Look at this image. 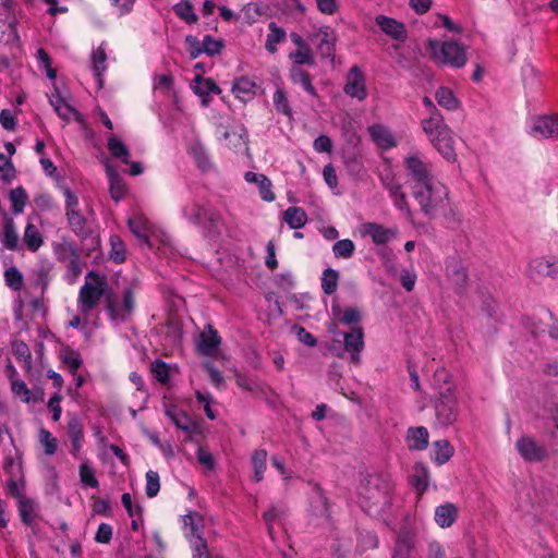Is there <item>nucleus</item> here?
Returning a JSON list of instances; mask_svg holds the SVG:
<instances>
[{
    "instance_id": "f257e3e1",
    "label": "nucleus",
    "mask_w": 558,
    "mask_h": 558,
    "mask_svg": "<svg viewBox=\"0 0 558 558\" xmlns=\"http://www.w3.org/2000/svg\"><path fill=\"white\" fill-rule=\"evenodd\" d=\"M392 486L379 475H371L359 490L360 506L371 514H379L391 502Z\"/></svg>"
},
{
    "instance_id": "f03ea898",
    "label": "nucleus",
    "mask_w": 558,
    "mask_h": 558,
    "mask_svg": "<svg viewBox=\"0 0 558 558\" xmlns=\"http://www.w3.org/2000/svg\"><path fill=\"white\" fill-rule=\"evenodd\" d=\"M411 189L413 197L425 215L432 217L439 209L445 208L448 199V189L436 179L420 185H411Z\"/></svg>"
},
{
    "instance_id": "7ed1b4c3",
    "label": "nucleus",
    "mask_w": 558,
    "mask_h": 558,
    "mask_svg": "<svg viewBox=\"0 0 558 558\" xmlns=\"http://www.w3.org/2000/svg\"><path fill=\"white\" fill-rule=\"evenodd\" d=\"M107 277L94 270L85 276L84 284L81 287L77 296V308L80 313L87 315L96 308L101 299L108 294Z\"/></svg>"
},
{
    "instance_id": "20e7f679",
    "label": "nucleus",
    "mask_w": 558,
    "mask_h": 558,
    "mask_svg": "<svg viewBox=\"0 0 558 558\" xmlns=\"http://www.w3.org/2000/svg\"><path fill=\"white\" fill-rule=\"evenodd\" d=\"M136 290L137 282L133 281L126 284L121 293L109 291L106 294V311L111 320L121 323L131 317L135 307Z\"/></svg>"
},
{
    "instance_id": "39448f33",
    "label": "nucleus",
    "mask_w": 558,
    "mask_h": 558,
    "mask_svg": "<svg viewBox=\"0 0 558 558\" xmlns=\"http://www.w3.org/2000/svg\"><path fill=\"white\" fill-rule=\"evenodd\" d=\"M427 50L437 64L460 69L466 63L465 48L458 41L429 39Z\"/></svg>"
},
{
    "instance_id": "423d86ee",
    "label": "nucleus",
    "mask_w": 558,
    "mask_h": 558,
    "mask_svg": "<svg viewBox=\"0 0 558 558\" xmlns=\"http://www.w3.org/2000/svg\"><path fill=\"white\" fill-rule=\"evenodd\" d=\"M437 423L441 426H448L456 422L458 417V401L452 386H447L439 392V398L435 403Z\"/></svg>"
},
{
    "instance_id": "0eeeda50",
    "label": "nucleus",
    "mask_w": 558,
    "mask_h": 558,
    "mask_svg": "<svg viewBox=\"0 0 558 558\" xmlns=\"http://www.w3.org/2000/svg\"><path fill=\"white\" fill-rule=\"evenodd\" d=\"M404 167L411 185H420L434 179L432 165L418 151L411 153L405 157Z\"/></svg>"
},
{
    "instance_id": "6e6552de",
    "label": "nucleus",
    "mask_w": 558,
    "mask_h": 558,
    "mask_svg": "<svg viewBox=\"0 0 558 558\" xmlns=\"http://www.w3.org/2000/svg\"><path fill=\"white\" fill-rule=\"evenodd\" d=\"M519 456L527 463H538L549 458L547 447L531 435H522L515 441Z\"/></svg>"
},
{
    "instance_id": "1a4fd4ad",
    "label": "nucleus",
    "mask_w": 558,
    "mask_h": 558,
    "mask_svg": "<svg viewBox=\"0 0 558 558\" xmlns=\"http://www.w3.org/2000/svg\"><path fill=\"white\" fill-rule=\"evenodd\" d=\"M308 39L315 45L322 58L333 60L336 53L337 34L330 26L314 28Z\"/></svg>"
},
{
    "instance_id": "9d476101",
    "label": "nucleus",
    "mask_w": 558,
    "mask_h": 558,
    "mask_svg": "<svg viewBox=\"0 0 558 558\" xmlns=\"http://www.w3.org/2000/svg\"><path fill=\"white\" fill-rule=\"evenodd\" d=\"M530 134L538 140L558 138V116H539L530 120Z\"/></svg>"
},
{
    "instance_id": "9b49d317",
    "label": "nucleus",
    "mask_w": 558,
    "mask_h": 558,
    "mask_svg": "<svg viewBox=\"0 0 558 558\" xmlns=\"http://www.w3.org/2000/svg\"><path fill=\"white\" fill-rule=\"evenodd\" d=\"M529 277L533 280L539 278H556L558 277V259L537 257L530 262L527 269Z\"/></svg>"
},
{
    "instance_id": "f8f14e48",
    "label": "nucleus",
    "mask_w": 558,
    "mask_h": 558,
    "mask_svg": "<svg viewBox=\"0 0 558 558\" xmlns=\"http://www.w3.org/2000/svg\"><path fill=\"white\" fill-rule=\"evenodd\" d=\"M359 231L363 238L369 236L376 245H384L397 235V229L386 228L376 222L362 223Z\"/></svg>"
},
{
    "instance_id": "ddd939ff",
    "label": "nucleus",
    "mask_w": 558,
    "mask_h": 558,
    "mask_svg": "<svg viewBox=\"0 0 558 558\" xmlns=\"http://www.w3.org/2000/svg\"><path fill=\"white\" fill-rule=\"evenodd\" d=\"M128 225L131 232L142 243L149 245V238L154 234L155 227L143 213L135 211L131 217H129Z\"/></svg>"
},
{
    "instance_id": "4468645a",
    "label": "nucleus",
    "mask_w": 558,
    "mask_h": 558,
    "mask_svg": "<svg viewBox=\"0 0 558 558\" xmlns=\"http://www.w3.org/2000/svg\"><path fill=\"white\" fill-rule=\"evenodd\" d=\"M344 93L359 100H363L367 96L365 87V78L363 73L357 66H353L347 76V83L344 86Z\"/></svg>"
},
{
    "instance_id": "2eb2a0df",
    "label": "nucleus",
    "mask_w": 558,
    "mask_h": 558,
    "mask_svg": "<svg viewBox=\"0 0 558 558\" xmlns=\"http://www.w3.org/2000/svg\"><path fill=\"white\" fill-rule=\"evenodd\" d=\"M183 532L190 544L196 542L197 538H204L203 532L205 527L204 517L197 511H190L182 518Z\"/></svg>"
},
{
    "instance_id": "dca6fc26",
    "label": "nucleus",
    "mask_w": 558,
    "mask_h": 558,
    "mask_svg": "<svg viewBox=\"0 0 558 558\" xmlns=\"http://www.w3.org/2000/svg\"><path fill=\"white\" fill-rule=\"evenodd\" d=\"M344 349L350 353L351 362L359 364L364 349V333L361 327H354L344 333Z\"/></svg>"
},
{
    "instance_id": "f3484780",
    "label": "nucleus",
    "mask_w": 558,
    "mask_h": 558,
    "mask_svg": "<svg viewBox=\"0 0 558 558\" xmlns=\"http://www.w3.org/2000/svg\"><path fill=\"white\" fill-rule=\"evenodd\" d=\"M429 142L446 160L450 162H454L457 160L454 140L450 128L439 135L432 137Z\"/></svg>"
},
{
    "instance_id": "a211bd4d",
    "label": "nucleus",
    "mask_w": 558,
    "mask_h": 558,
    "mask_svg": "<svg viewBox=\"0 0 558 558\" xmlns=\"http://www.w3.org/2000/svg\"><path fill=\"white\" fill-rule=\"evenodd\" d=\"M220 343L221 338L217 330L208 325L199 335L197 348L203 355L213 356L216 354Z\"/></svg>"
},
{
    "instance_id": "6ab92c4d",
    "label": "nucleus",
    "mask_w": 558,
    "mask_h": 558,
    "mask_svg": "<svg viewBox=\"0 0 558 558\" xmlns=\"http://www.w3.org/2000/svg\"><path fill=\"white\" fill-rule=\"evenodd\" d=\"M68 435L71 441L70 452L75 459H80L84 444V430L75 417L71 418L68 423Z\"/></svg>"
},
{
    "instance_id": "aec40b11",
    "label": "nucleus",
    "mask_w": 558,
    "mask_h": 558,
    "mask_svg": "<svg viewBox=\"0 0 558 558\" xmlns=\"http://www.w3.org/2000/svg\"><path fill=\"white\" fill-rule=\"evenodd\" d=\"M421 125L428 140L449 129L438 110L432 111L428 118L423 119Z\"/></svg>"
},
{
    "instance_id": "412c9836",
    "label": "nucleus",
    "mask_w": 558,
    "mask_h": 558,
    "mask_svg": "<svg viewBox=\"0 0 558 558\" xmlns=\"http://www.w3.org/2000/svg\"><path fill=\"white\" fill-rule=\"evenodd\" d=\"M52 252L57 260L62 264L80 256L76 244L66 238L52 243Z\"/></svg>"
},
{
    "instance_id": "4be33fe9",
    "label": "nucleus",
    "mask_w": 558,
    "mask_h": 558,
    "mask_svg": "<svg viewBox=\"0 0 558 558\" xmlns=\"http://www.w3.org/2000/svg\"><path fill=\"white\" fill-rule=\"evenodd\" d=\"M23 242L27 250L35 253L44 245V235L38 226L31 218L25 226L23 233Z\"/></svg>"
},
{
    "instance_id": "5701e85b",
    "label": "nucleus",
    "mask_w": 558,
    "mask_h": 558,
    "mask_svg": "<svg viewBox=\"0 0 558 558\" xmlns=\"http://www.w3.org/2000/svg\"><path fill=\"white\" fill-rule=\"evenodd\" d=\"M458 518V507L451 502H445L435 509L434 519L441 529L450 527Z\"/></svg>"
},
{
    "instance_id": "b1692460",
    "label": "nucleus",
    "mask_w": 558,
    "mask_h": 558,
    "mask_svg": "<svg viewBox=\"0 0 558 558\" xmlns=\"http://www.w3.org/2000/svg\"><path fill=\"white\" fill-rule=\"evenodd\" d=\"M106 173L109 181V192L111 197L119 202L126 194V185L123 179L119 175V173L114 170L111 165H106Z\"/></svg>"
},
{
    "instance_id": "393cba45",
    "label": "nucleus",
    "mask_w": 558,
    "mask_h": 558,
    "mask_svg": "<svg viewBox=\"0 0 558 558\" xmlns=\"http://www.w3.org/2000/svg\"><path fill=\"white\" fill-rule=\"evenodd\" d=\"M256 83L248 77H239L232 85V93L243 102L254 98L256 94Z\"/></svg>"
},
{
    "instance_id": "a878e982",
    "label": "nucleus",
    "mask_w": 558,
    "mask_h": 558,
    "mask_svg": "<svg viewBox=\"0 0 558 558\" xmlns=\"http://www.w3.org/2000/svg\"><path fill=\"white\" fill-rule=\"evenodd\" d=\"M368 133L376 145L383 149H390L396 146L393 135L386 126L381 124L369 126Z\"/></svg>"
},
{
    "instance_id": "bb28decb",
    "label": "nucleus",
    "mask_w": 558,
    "mask_h": 558,
    "mask_svg": "<svg viewBox=\"0 0 558 558\" xmlns=\"http://www.w3.org/2000/svg\"><path fill=\"white\" fill-rule=\"evenodd\" d=\"M376 24L385 34L395 39H403L405 37V29L403 24L396 21L395 19L388 17L386 15H378L376 17Z\"/></svg>"
},
{
    "instance_id": "cd10ccee",
    "label": "nucleus",
    "mask_w": 558,
    "mask_h": 558,
    "mask_svg": "<svg viewBox=\"0 0 558 558\" xmlns=\"http://www.w3.org/2000/svg\"><path fill=\"white\" fill-rule=\"evenodd\" d=\"M428 430L424 426L411 427L407 433V442L410 449L424 450L428 446Z\"/></svg>"
},
{
    "instance_id": "c85d7f7f",
    "label": "nucleus",
    "mask_w": 558,
    "mask_h": 558,
    "mask_svg": "<svg viewBox=\"0 0 558 558\" xmlns=\"http://www.w3.org/2000/svg\"><path fill=\"white\" fill-rule=\"evenodd\" d=\"M106 61H107L106 48H105V45L101 44L99 47H97L93 51L92 57H90L92 69L97 78L99 87H101L104 84L102 74L107 70Z\"/></svg>"
},
{
    "instance_id": "c756f323",
    "label": "nucleus",
    "mask_w": 558,
    "mask_h": 558,
    "mask_svg": "<svg viewBox=\"0 0 558 558\" xmlns=\"http://www.w3.org/2000/svg\"><path fill=\"white\" fill-rule=\"evenodd\" d=\"M283 220L291 229L303 228L307 222V214L301 207H289L283 211Z\"/></svg>"
},
{
    "instance_id": "7c9ffc66",
    "label": "nucleus",
    "mask_w": 558,
    "mask_h": 558,
    "mask_svg": "<svg viewBox=\"0 0 558 558\" xmlns=\"http://www.w3.org/2000/svg\"><path fill=\"white\" fill-rule=\"evenodd\" d=\"M165 413L178 428L183 430L192 428L191 418L177 405L166 404Z\"/></svg>"
},
{
    "instance_id": "2f4dec72",
    "label": "nucleus",
    "mask_w": 558,
    "mask_h": 558,
    "mask_svg": "<svg viewBox=\"0 0 558 558\" xmlns=\"http://www.w3.org/2000/svg\"><path fill=\"white\" fill-rule=\"evenodd\" d=\"M1 242L10 251L19 248V234L12 218H7L4 221Z\"/></svg>"
},
{
    "instance_id": "473e14b6",
    "label": "nucleus",
    "mask_w": 558,
    "mask_h": 558,
    "mask_svg": "<svg viewBox=\"0 0 558 558\" xmlns=\"http://www.w3.org/2000/svg\"><path fill=\"white\" fill-rule=\"evenodd\" d=\"M413 545V534L409 532L400 534L396 541L392 558H411Z\"/></svg>"
},
{
    "instance_id": "72a5a7b5",
    "label": "nucleus",
    "mask_w": 558,
    "mask_h": 558,
    "mask_svg": "<svg viewBox=\"0 0 558 558\" xmlns=\"http://www.w3.org/2000/svg\"><path fill=\"white\" fill-rule=\"evenodd\" d=\"M269 33L266 38L265 48L268 52L275 53L277 45L284 41L287 33L282 27H279L275 22L268 24Z\"/></svg>"
},
{
    "instance_id": "f704fd0d",
    "label": "nucleus",
    "mask_w": 558,
    "mask_h": 558,
    "mask_svg": "<svg viewBox=\"0 0 558 558\" xmlns=\"http://www.w3.org/2000/svg\"><path fill=\"white\" fill-rule=\"evenodd\" d=\"M198 226L204 228L208 232H216L222 226L221 215L213 207L206 205L203 215V223Z\"/></svg>"
},
{
    "instance_id": "c9c22d12",
    "label": "nucleus",
    "mask_w": 558,
    "mask_h": 558,
    "mask_svg": "<svg viewBox=\"0 0 558 558\" xmlns=\"http://www.w3.org/2000/svg\"><path fill=\"white\" fill-rule=\"evenodd\" d=\"M290 78L295 84H301L302 87L311 95H316V89L313 86L310 75L301 66L292 65L290 69Z\"/></svg>"
},
{
    "instance_id": "e433bc0d",
    "label": "nucleus",
    "mask_w": 558,
    "mask_h": 558,
    "mask_svg": "<svg viewBox=\"0 0 558 558\" xmlns=\"http://www.w3.org/2000/svg\"><path fill=\"white\" fill-rule=\"evenodd\" d=\"M12 352L16 360L22 363L25 371L28 372L32 368V353L28 345L21 340H14L12 342Z\"/></svg>"
},
{
    "instance_id": "4c0bfd02",
    "label": "nucleus",
    "mask_w": 558,
    "mask_h": 558,
    "mask_svg": "<svg viewBox=\"0 0 558 558\" xmlns=\"http://www.w3.org/2000/svg\"><path fill=\"white\" fill-rule=\"evenodd\" d=\"M206 205L199 204L197 202H190L182 208L183 217L195 225L203 223V215L205 211Z\"/></svg>"
},
{
    "instance_id": "58836bf2",
    "label": "nucleus",
    "mask_w": 558,
    "mask_h": 558,
    "mask_svg": "<svg viewBox=\"0 0 558 558\" xmlns=\"http://www.w3.org/2000/svg\"><path fill=\"white\" fill-rule=\"evenodd\" d=\"M267 451L265 449H257L252 454V466L254 469V480L260 482L264 478L267 462Z\"/></svg>"
},
{
    "instance_id": "ea45409f",
    "label": "nucleus",
    "mask_w": 558,
    "mask_h": 558,
    "mask_svg": "<svg viewBox=\"0 0 558 558\" xmlns=\"http://www.w3.org/2000/svg\"><path fill=\"white\" fill-rule=\"evenodd\" d=\"M107 147L114 158L121 159L124 163H130V151L124 143H122L117 136L110 135L108 137Z\"/></svg>"
},
{
    "instance_id": "a19ab883",
    "label": "nucleus",
    "mask_w": 558,
    "mask_h": 558,
    "mask_svg": "<svg viewBox=\"0 0 558 558\" xmlns=\"http://www.w3.org/2000/svg\"><path fill=\"white\" fill-rule=\"evenodd\" d=\"M434 450H435V462L439 465L448 462L454 452L453 447L446 439L435 441Z\"/></svg>"
},
{
    "instance_id": "79ce46f5",
    "label": "nucleus",
    "mask_w": 558,
    "mask_h": 558,
    "mask_svg": "<svg viewBox=\"0 0 558 558\" xmlns=\"http://www.w3.org/2000/svg\"><path fill=\"white\" fill-rule=\"evenodd\" d=\"M66 220L71 230L77 235H85L87 233L86 219L77 210H71L65 213Z\"/></svg>"
},
{
    "instance_id": "37998d69",
    "label": "nucleus",
    "mask_w": 558,
    "mask_h": 558,
    "mask_svg": "<svg viewBox=\"0 0 558 558\" xmlns=\"http://www.w3.org/2000/svg\"><path fill=\"white\" fill-rule=\"evenodd\" d=\"M429 473L427 469L422 464H416L414 466V473L411 475V483L415 487V489L420 493H423L428 487Z\"/></svg>"
},
{
    "instance_id": "c03bdc74",
    "label": "nucleus",
    "mask_w": 558,
    "mask_h": 558,
    "mask_svg": "<svg viewBox=\"0 0 558 558\" xmlns=\"http://www.w3.org/2000/svg\"><path fill=\"white\" fill-rule=\"evenodd\" d=\"M435 97L438 105L447 110H456L459 107V100L456 98L452 90L447 87L437 89Z\"/></svg>"
},
{
    "instance_id": "a18cd8bd",
    "label": "nucleus",
    "mask_w": 558,
    "mask_h": 558,
    "mask_svg": "<svg viewBox=\"0 0 558 558\" xmlns=\"http://www.w3.org/2000/svg\"><path fill=\"white\" fill-rule=\"evenodd\" d=\"M339 281V271L332 268H326L322 276V289L330 295L336 292Z\"/></svg>"
},
{
    "instance_id": "49530a36",
    "label": "nucleus",
    "mask_w": 558,
    "mask_h": 558,
    "mask_svg": "<svg viewBox=\"0 0 558 558\" xmlns=\"http://www.w3.org/2000/svg\"><path fill=\"white\" fill-rule=\"evenodd\" d=\"M63 264L66 268L64 279L70 284L75 283L84 268V263L82 262L81 256L73 258L71 260H68Z\"/></svg>"
},
{
    "instance_id": "de8ad7c7",
    "label": "nucleus",
    "mask_w": 558,
    "mask_h": 558,
    "mask_svg": "<svg viewBox=\"0 0 558 558\" xmlns=\"http://www.w3.org/2000/svg\"><path fill=\"white\" fill-rule=\"evenodd\" d=\"M293 65L301 66L302 64L313 65L315 63L314 52L310 46L298 49L289 54Z\"/></svg>"
},
{
    "instance_id": "09e8293b",
    "label": "nucleus",
    "mask_w": 558,
    "mask_h": 558,
    "mask_svg": "<svg viewBox=\"0 0 558 558\" xmlns=\"http://www.w3.org/2000/svg\"><path fill=\"white\" fill-rule=\"evenodd\" d=\"M354 251L355 244L350 239L339 240L332 245V253L337 258L349 259Z\"/></svg>"
},
{
    "instance_id": "8fccbe9b",
    "label": "nucleus",
    "mask_w": 558,
    "mask_h": 558,
    "mask_svg": "<svg viewBox=\"0 0 558 558\" xmlns=\"http://www.w3.org/2000/svg\"><path fill=\"white\" fill-rule=\"evenodd\" d=\"M175 14L189 24L197 22V15L193 12V5L189 0H182L173 7Z\"/></svg>"
},
{
    "instance_id": "3c124183",
    "label": "nucleus",
    "mask_w": 558,
    "mask_h": 558,
    "mask_svg": "<svg viewBox=\"0 0 558 558\" xmlns=\"http://www.w3.org/2000/svg\"><path fill=\"white\" fill-rule=\"evenodd\" d=\"M4 281L12 290L20 291L24 284V277L16 267L11 266L4 271Z\"/></svg>"
},
{
    "instance_id": "603ef678",
    "label": "nucleus",
    "mask_w": 558,
    "mask_h": 558,
    "mask_svg": "<svg viewBox=\"0 0 558 558\" xmlns=\"http://www.w3.org/2000/svg\"><path fill=\"white\" fill-rule=\"evenodd\" d=\"M17 508L21 520L25 524H31L35 517L34 502L26 497H20V499L17 500Z\"/></svg>"
},
{
    "instance_id": "864d4df0",
    "label": "nucleus",
    "mask_w": 558,
    "mask_h": 558,
    "mask_svg": "<svg viewBox=\"0 0 558 558\" xmlns=\"http://www.w3.org/2000/svg\"><path fill=\"white\" fill-rule=\"evenodd\" d=\"M27 198V193L23 187H15L10 192V201L14 214L23 213Z\"/></svg>"
},
{
    "instance_id": "5fc2aeb1",
    "label": "nucleus",
    "mask_w": 558,
    "mask_h": 558,
    "mask_svg": "<svg viewBox=\"0 0 558 558\" xmlns=\"http://www.w3.org/2000/svg\"><path fill=\"white\" fill-rule=\"evenodd\" d=\"M80 480L85 486L93 488H97L99 486V482L95 475V470L87 461H84L80 465Z\"/></svg>"
},
{
    "instance_id": "6e6d98bb",
    "label": "nucleus",
    "mask_w": 558,
    "mask_h": 558,
    "mask_svg": "<svg viewBox=\"0 0 558 558\" xmlns=\"http://www.w3.org/2000/svg\"><path fill=\"white\" fill-rule=\"evenodd\" d=\"M38 439L47 456L56 453L58 449V439L53 437L49 430L41 428L38 434Z\"/></svg>"
},
{
    "instance_id": "4d7b16f0",
    "label": "nucleus",
    "mask_w": 558,
    "mask_h": 558,
    "mask_svg": "<svg viewBox=\"0 0 558 558\" xmlns=\"http://www.w3.org/2000/svg\"><path fill=\"white\" fill-rule=\"evenodd\" d=\"M194 92L196 94L201 95V96H205V95H208L210 93L219 94L220 93V88L210 78L203 80L202 77H196L195 78Z\"/></svg>"
},
{
    "instance_id": "13d9d810",
    "label": "nucleus",
    "mask_w": 558,
    "mask_h": 558,
    "mask_svg": "<svg viewBox=\"0 0 558 558\" xmlns=\"http://www.w3.org/2000/svg\"><path fill=\"white\" fill-rule=\"evenodd\" d=\"M284 514V509L282 507L272 506L267 511L264 512V520L267 524L268 534L271 539H275L274 536V524L276 520L280 519Z\"/></svg>"
},
{
    "instance_id": "bf43d9fd",
    "label": "nucleus",
    "mask_w": 558,
    "mask_h": 558,
    "mask_svg": "<svg viewBox=\"0 0 558 558\" xmlns=\"http://www.w3.org/2000/svg\"><path fill=\"white\" fill-rule=\"evenodd\" d=\"M314 514L322 521L327 522L329 519V509L327 498L320 493H317L316 500L313 504Z\"/></svg>"
},
{
    "instance_id": "052dcab7",
    "label": "nucleus",
    "mask_w": 558,
    "mask_h": 558,
    "mask_svg": "<svg viewBox=\"0 0 558 558\" xmlns=\"http://www.w3.org/2000/svg\"><path fill=\"white\" fill-rule=\"evenodd\" d=\"M223 137L228 142L227 146L230 149L241 150L247 148L245 134L226 131Z\"/></svg>"
},
{
    "instance_id": "680f3d73",
    "label": "nucleus",
    "mask_w": 558,
    "mask_h": 558,
    "mask_svg": "<svg viewBox=\"0 0 558 558\" xmlns=\"http://www.w3.org/2000/svg\"><path fill=\"white\" fill-rule=\"evenodd\" d=\"M447 274L457 289H462L466 282V272L463 267L453 265L447 267Z\"/></svg>"
},
{
    "instance_id": "e2e57ef3",
    "label": "nucleus",
    "mask_w": 558,
    "mask_h": 558,
    "mask_svg": "<svg viewBox=\"0 0 558 558\" xmlns=\"http://www.w3.org/2000/svg\"><path fill=\"white\" fill-rule=\"evenodd\" d=\"M64 364L69 367L70 372L75 375L82 365V360L77 352L72 349H65L62 353Z\"/></svg>"
},
{
    "instance_id": "0e129e2a",
    "label": "nucleus",
    "mask_w": 558,
    "mask_h": 558,
    "mask_svg": "<svg viewBox=\"0 0 558 558\" xmlns=\"http://www.w3.org/2000/svg\"><path fill=\"white\" fill-rule=\"evenodd\" d=\"M160 489V478L157 472L149 470L146 473L145 492L149 498L157 496Z\"/></svg>"
},
{
    "instance_id": "69168bd1",
    "label": "nucleus",
    "mask_w": 558,
    "mask_h": 558,
    "mask_svg": "<svg viewBox=\"0 0 558 558\" xmlns=\"http://www.w3.org/2000/svg\"><path fill=\"white\" fill-rule=\"evenodd\" d=\"M151 373L154 374L155 378L161 384H166L169 380V365L161 360H156L151 363Z\"/></svg>"
},
{
    "instance_id": "338daca9",
    "label": "nucleus",
    "mask_w": 558,
    "mask_h": 558,
    "mask_svg": "<svg viewBox=\"0 0 558 558\" xmlns=\"http://www.w3.org/2000/svg\"><path fill=\"white\" fill-rule=\"evenodd\" d=\"M111 251L110 257L117 263L125 260V246L124 243L118 236H111L110 239Z\"/></svg>"
},
{
    "instance_id": "774afa93",
    "label": "nucleus",
    "mask_w": 558,
    "mask_h": 558,
    "mask_svg": "<svg viewBox=\"0 0 558 558\" xmlns=\"http://www.w3.org/2000/svg\"><path fill=\"white\" fill-rule=\"evenodd\" d=\"M191 547L193 549V558H221L218 555H210L205 538H197L196 542L191 544Z\"/></svg>"
}]
</instances>
